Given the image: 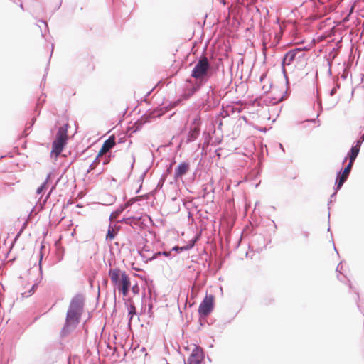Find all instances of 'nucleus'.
I'll use <instances>...</instances> for the list:
<instances>
[{
	"label": "nucleus",
	"instance_id": "nucleus-44",
	"mask_svg": "<svg viewBox=\"0 0 364 364\" xmlns=\"http://www.w3.org/2000/svg\"><path fill=\"white\" fill-rule=\"evenodd\" d=\"M36 118H37L36 117H34L32 118L31 122L29 123V125L28 127H26L27 129H32V127H33V125L36 121Z\"/></svg>",
	"mask_w": 364,
	"mask_h": 364
},
{
	"label": "nucleus",
	"instance_id": "nucleus-16",
	"mask_svg": "<svg viewBox=\"0 0 364 364\" xmlns=\"http://www.w3.org/2000/svg\"><path fill=\"white\" fill-rule=\"evenodd\" d=\"M124 304L128 311L127 316L129 318V323H130L133 319V317L137 314L136 308L132 299H128L125 301Z\"/></svg>",
	"mask_w": 364,
	"mask_h": 364
},
{
	"label": "nucleus",
	"instance_id": "nucleus-13",
	"mask_svg": "<svg viewBox=\"0 0 364 364\" xmlns=\"http://www.w3.org/2000/svg\"><path fill=\"white\" fill-rule=\"evenodd\" d=\"M190 169V162L188 161H184L178 164V165L176 167L174 173H173V179L177 181L178 179L182 178L185 176L188 170Z\"/></svg>",
	"mask_w": 364,
	"mask_h": 364
},
{
	"label": "nucleus",
	"instance_id": "nucleus-56",
	"mask_svg": "<svg viewBox=\"0 0 364 364\" xmlns=\"http://www.w3.org/2000/svg\"><path fill=\"white\" fill-rule=\"evenodd\" d=\"M101 155H99V154L97 155V156L95 157V160L92 161V163H94V164L95 165L97 163H100V160H99V157Z\"/></svg>",
	"mask_w": 364,
	"mask_h": 364
},
{
	"label": "nucleus",
	"instance_id": "nucleus-46",
	"mask_svg": "<svg viewBox=\"0 0 364 364\" xmlns=\"http://www.w3.org/2000/svg\"><path fill=\"white\" fill-rule=\"evenodd\" d=\"M342 268H343L342 262H341L338 264V266H337V267H336V272H338L339 274H342V273H341V269H342Z\"/></svg>",
	"mask_w": 364,
	"mask_h": 364
},
{
	"label": "nucleus",
	"instance_id": "nucleus-39",
	"mask_svg": "<svg viewBox=\"0 0 364 364\" xmlns=\"http://www.w3.org/2000/svg\"><path fill=\"white\" fill-rule=\"evenodd\" d=\"M127 139V136L124 134H123V135L122 136H119L118 139H117V141H116V144H124L126 142Z\"/></svg>",
	"mask_w": 364,
	"mask_h": 364
},
{
	"label": "nucleus",
	"instance_id": "nucleus-40",
	"mask_svg": "<svg viewBox=\"0 0 364 364\" xmlns=\"http://www.w3.org/2000/svg\"><path fill=\"white\" fill-rule=\"evenodd\" d=\"M114 156V155L112 154V153L109 154L104 159L103 165L108 164L110 161L111 159L113 158Z\"/></svg>",
	"mask_w": 364,
	"mask_h": 364
},
{
	"label": "nucleus",
	"instance_id": "nucleus-10",
	"mask_svg": "<svg viewBox=\"0 0 364 364\" xmlns=\"http://www.w3.org/2000/svg\"><path fill=\"white\" fill-rule=\"evenodd\" d=\"M67 144L68 139H61L60 136H55V139L52 142L50 156L58 157L62 153Z\"/></svg>",
	"mask_w": 364,
	"mask_h": 364
},
{
	"label": "nucleus",
	"instance_id": "nucleus-12",
	"mask_svg": "<svg viewBox=\"0 0 364 364\" xmlns=\"http://www.w3.org/2000/svg\"><path fill=\"white\" fill-rule=\"evenodd\" d=\"M362 143H363V141H360V140H356L354 142V144L352 145L350 150L348 151L346 156L344 158L343 163H342L343 165L347 161L348 159H349V161L354 163V161H355V159H357V157L360 153V146H361Z\"/></svg>",
	"mask_w": 364,
	"mask_h": 364
},
{
	"label": "nucleus",
	"instance_id": "nucleus-21",
	"mask_svg": "<svg viewBox=\"0 0 364 364\" xmlns=\"http://www.w3.org/2000/svg\"><path fill=\"white\" fill-rule=\"evenodd\" d=\"M160 256H164L169 259H172L173 256L171 253V251H158L154 252L152 256L148 259H146V262L152 261L158 259Z\"/></svg>",
	"mask_w": 364,
	"mask_h": 364
},
{
	"label": "nucleus",
	"instance_id": "nucleus-49",
	"mask_svg": "<svg viewBox=\"0 0 364 364\" xmlns=\"http://www.w3.org/2000/svg\"><path fill=\"white\" fill-rule=\"evenodd\" d=\"M132 162L131 166H130L131 171L133 170L134 166V164H135V161H136L135 156H134V154H132Z\"/></svg>",
	"mask_w": 364,
	"mask_h": 364
},
{
	"label": "nucleus",
	"instance_id": "nucleus-2",
	"mask_svg": "<svg viewBox=\"0 0 364 364\" xmlns=\"http://www.w3.org/2000/svg\"><path fill=\"white\" fill-rule=\"evenodd\" d=\"M85 305V296L82 293L76 294L70 301L66 312L65 320L60 330V337L64 338L73 331L79 325Z\"/></svg>",
	"mask_w": 364,
	"mask_h": 364
},
{
	"label": "nucleus",
	"instance_id": "nucleus-61",
	"mask_svg": "<svg viewBox=\"0 0 364 364\" xmlns=\"http://www.w3.org/2000/svg\"><path fill=\"white\" fill-rule=\"evenodd\" d=\"M142 188V185L141 183L139 185V188L136 190L135 191V194H138L139 193H140L141 190Z\"/></svg>",
	"mask_w": 364,
	"mask_h": 364
},
{
	"label": "nucleus",
	"instance_id": "nucleus-58",
	"mask_svg": "<svg viewBox=\"0 0 364 364\" xmlns=\"http://www.w3.org/2000/svg\"><path fill=\"white\" fill-rule=\"evenodd\" d=\"M215 321V319L210 318L209 320H208V326L213 325Z\"/></svg>",
	"mask_w": 364,
	"mask_h": 364
},
{
	"label": "nucleus",
	"instance_id": "nucleus-28",
	"mask_svg": "<svg viewBox=\"0 0 364 364\" xmlns=\"http://www.w3.org/2000/svg\"><path fill=\"white\" fill-rule=\"evenodd\" d=\"M38 287V282H35L32 285L31 289L28 291V292H25V293L23 294V296L28 297V296L33 295L34 294V292L36 291V290Z\"/></svg>",
	"mask_w": 364,
	"mask_h": 364
},
{
	"label": "nucleus",
	"instance_id": "nucleus-32",
	"mask_svg": "<svg viewBox=\"0 0 364 364\" xmlns=\"http://www.w3.org/2000/svg\"><path fill=\"white\" fill-rule=\"evenodd\" d=\"M336 195H337V191H334V192L330 196V200L328 201V206H329L330 203H331L333 201V200H336ZM328 222H329L330 221V215H331L330 207H328Z\"/></svg>",
	"mask_w": 364,
	"mask_h": 364
},
{
	"label": "nucleus",
	"instance_id": "nucleus-54",
	"mask_svg": "<svg viewBox=\"0 0 364 364\" xmlns=\"http://www.w3.org/2000/svg\"><path fill=\"white\" fill-rule=\"evenodd\" d=\"M301 235L305 237V238H308L309 236V232L306 231V230H302L301 231Z\"/></svg>",
	"mask_w": 364,
	"mask_h": 364
},
{
	"label": "nucleus",
	"instance_id": "nucleus-22",
	"mask_svg": "<svg viewBox=\"0 0 364 364\" xmlns=\"http://www.w3.org/2000/svg\"><path fill=\"white\" fill-rule=\"evenodd\" d=\"M130 207V204L124 203L119 205V207L114 211L112 212L109 219L112 218H116L117 216H119L120 214H122L125 209Z\"/></svg>",
	"mask_w": 364,
	"mask_h": 364
},
{
	"label": "nucleus",
	"instance_id": "nucleus-48",
	"mask_svg": "<svg viewBox=\"0 0 364 364\" xmlns=\"http://www.w3.org/2000/svg\"><path fill=\"white\" fill-rule=\"evenodd\" d=\"M28 130H29V129H27V127H26V129L21 133V138H26L28 135Z\"/></svg>",
	"mask_w": 364,
	"mask_h": 364
},
{
	"label": "nucleus",
	"instance_id": "nucleus-23",
	"mask_svg": "<svg viewBox=\"0 0 364 364\" xmlns=\"http://www.w3.org/2000/svg\"><path fill=\"white\" fill-rule=\"evenodd\" d=\"M69 127L70 126L68 123L65 124L63 127H59L55 136L59 137L60 134V138L68 139V129Z\"/></svg>",
	"mask_w": 364,
	"mask_h": 364
},
{
	"label": "nucleus",
	"instance_id": "nucleus-17",
	"mask_svg": "<svg viewBox=\"0 0 364 364\" xmlns=\"http://www.w3.org/2000/svg\"><path fill=\"white\" fill-rule=\"evenodd\" d=\"M176 163V161L175 159H173L170 164L166 166V169L164 171V173H162L160 179H159V181L158 183V185L157 186L158 187H160V188H162L164 182L166 181V178L168 175L171 174L172 171H173V164Z\"/></svg>",
	"mask_w": 364,
	"mask_h": 364
},
{
	"label": "nucleus",
	"instance_id": "nucleus-31",
	"mask_svg": "<svg viewBox=\"0 0 364 364\" xmlns=\"http://www.w3.org/2000/svg\"><path fill=\"white\" fill-rule=\"evenodd\" d=\"M208 316H199L198 323L200 327L198 329H200L201 327L204 326L206 323L208 324Z\"/></svg>",
	"mask_w": 364,
	"mask_h": 364
},
{
	"label": "nucleus",
	"instance_id": "nucleus-62",
	"mask_svg": "<svg viewBox=\"0 0 364 364\" xmlns=\"http://www.w3.org/2000/svg\"><path fill=\"white\" fill-rule=\"evenodd\" d=\"M152 308H153V304H149V314H152V311H151Z\"/></svg>",
	"mask_w": 364,
	"mask_h": 364
},
{
	"label": "nucleus",
	"instance_id": "nucleus-1",
	"mask_svg": "<svg viewBox=\"0 0 364 364\" xmlns=\"http://www.w3.org/2000/svg\"><path fill=\"white\" fill-rule=\"evenodd\" d=\"M220 67V62L211 63L203 52L196 60V63L191 72V77L186 80L184 87L180 97L174 101H170L168 105H160L159 108L164 112V114L169 110L182 104L183 101L187 100L196 94L215 74Z\"/></svg>",
	"mask_w": 364,
	"mask_h": 364
},
{
	"label": "nucleus",
	"instance_id": "nucleus-45",
	"mask_svg": "<svg viewBox=\"0 0 364 364\" xmlns=\"http://www.w3.org/2000/svg\"><path fill=\"white\" fill-rule=\"evenodd\" d=\"M281 65H282V74L284 75V77H286V76H288L287 75V70L285 69V66H287V65L286 64H282L281 63Z\"/></svg>",
	"mask_w": 364,
	"mask_h": 364
},
{
	"label": "nucleus",
	"instance_id": "nucleus-5",
	"mask_svg": "<svg viewBox=\"0 0 364 364\" xmlns=\"http://www.w3.org/2000/svg\"><path fill=\"white\" fill-rule=\"evenodd\" d=\"M221 102V94L220 92H213L209 94L207 92L205 98L202 102V107L205 111H210L218 107Z\"/></svg>",
	"mask_w": 364,
	"mask_h": 364
},
{
	"label": "nucleus",
	"instance_id": "nucleus-43",
	"mask_svg": "<svg viewBox=\"0 0 364 364\" xmlns=\"http://www.w3.org/2000/svg\"><path fill=\"white\" fill-rule=\"evenodd\" d=\"M153 91V89H151L150 91L147 92L146 94L142 98V101L143 102H145L146 103H149V102L147 101V98L149 97V96L151 95V92Z\"/></svg>",
	"mask_w": 364,
	"mask_h": 364
},
{
	"label": "nucleus",
	"instance_id": "nucleus-35",
	"mask_svg": "<svg viewBox=\"0 0 364 364\" xmlns=\"http://www.w3.org/2000/svg\"><path fill=\"white\" fill-rule=\"evenodd\" d=\"M48 188V186L46 185V182H43V183L37 188L36 194L43 193Z\"/></svg>",
	"mask_w": 364,
	"mask_h": 364
},
{
	"label": "nucleus",
	"instance_id": "nucleus-60",
	"mask_svg": "<svg viewBox=\"0 0 364 364\" xmlns=\"http://www.w3.org/2000/svg\"><path fill=\"white\" fill-rule=\"evenodd\" d=\"M5 156H8L9 158H13L14 157V155L11 152H9L5 156H1V158H4Z\"/></svg>",
	"mask_w": 364,
	"mask_h": 364
},
{
	"label": "nucleus",
	"instance_id": "nucleus-30",
	"mask_svg": "<svg viewBox=\"0 0 364 364\" xmlns=\"http://www.w3.org/2000/svg\"><path fill=\"white\" fill-rule=\"evenodd\" d=\"M46 95L45 93H42L37 100V107L40 106V108H42L46 101Z\"/></svg>",
	"mask_w": 364,
	"mask_h": 364
},
{
	"label": "nucleus",
	"instance_id": "nucleus-55",
	"mask_svg": "<svg viewBox=\"0 0 364 364\" xmlns=\"http://www.w3.org/2000/svg\"><path fill=\"white\" fill-rule=\"evenodd\" d=\"M55 185L53 186L50 190V191L48 192V193L47 194V196H46V199L51 195L53 191L55 188Z\"/></svg>",
	"mask_w": 364,
	"mask_h": 364
},
{
	"label": "nucleus",
	"instance_id": "nucleus-50",
	"mask_svg": "<svg viewBox=\"0 0 364 364\" xmlns=\"http://www.w3.org/2000/svg\"><path fill=\"white\" fill-rule=\"evenodd\" d=\"M41 108H40V106L37 107V104L36 105V107H35V112H36V117H38L39 115H40V113H41Z\"/></svg>",
	"mask_w": 364,
	"mask_h": 364
},
{
	"label": "nucleus",
	"instance_id": "nucleus-33",
	"mask_svg": "<svg viewBox=\"0 0 364 364\" xmlns=\"http://www.w3.org/2000/svg\"><path fill=\"white\" fill-rule=\"evenodd\" d=\"M196 242V239L193 238V239L190 240L186 245H183L185 247L186 251L191 250L195 246Z\"/></svg>",
	"mask_w": 364,
	"mask_h": 364
},
{
	"label": "nucleus",
	"instance_id": "nucleus-59",
	"mask_svg": "<svg viewBox=\"0 0 364 364\" xmlns=\"http://www.w3.org/2000/svg\"><path fill=\"white\" fill-rule=\"evenodd\" d=\"M221 141H222V140H221V139H220L219 138H216V139H215L214 142H213V144H214V145L219 144H220V143H221Z\"/></svg>",
	"mask_w": 364,
	"mask_h": 364
},
{
	"label": "nucleus",
	"instance_id": "nucleus-3",
	"mask_svg": "<svg viewBox=\"0 0 364 364\" xmlns=\"http://www.w3.org/2000/svg\"><path fill=\"white\" fill-rule=\"evenodd\" d=\"M63 347L60 341H54L47 343L43 349V358L48 363H54L57 362L59 357L63 354Z\"/></svg>",
	"mask_w": 364,
	"mask_h": 364
},
{
	"label": "nucleus",
	"instance_id": "nucleus-6",
	"mask_svg": "<svg viewBox=\"0 0 364 364\" xmlns=\"http://www.w3.org/2000/svg\"><path fill=\"white\" fill-rule=\"evenodd\" d=\"M201 124V118L199 115H198L191 122L188 132L187 134L186 140V144L193 142L197 139L200 133Z\"/></svg>",
	"mask_w": 364,
	"mask_h": 364
},
{
	"label": "nucleus",
	"instance_id": "nucleus-57",
	"mask_svg": "<svg viewBox=\"0 0 364 364\" xmlns=\"http://www.w3.org/2000/svg\"><path fill=\"white\" fill-rule=\"evenodd\" d=\"M337 92V90H336V89H334L333 87L330 90L329 92V95L331 96H333Z\"/></svg>",
	"mask_w": 364,
	"mask_h": 364
},
{
	"label": "nucleus",
	"instance_id": "nucleus-20",
	"mask_svg": "<svg viewBox=\"0 0 364 364\" xmlns=\"http://www.w3.org/2000/svg\"><path fill=\"white\" fill-rule=\"evenodd\" d=\"M144 124H146V123L142 120V118L140 117L132 126H129L128 129L132 133H136L141 129Z\"/></svg>",
	"mask_w": 364,
	"mask_h": 364
},
{
	"label": "nucleus",
	"instance_id": "nucleus-25",
	"mask_svg": "<svg viewBox=\"0 0 364 364\" xmlns=\"http://www.w3.org/2000/svg\"><path fill=\"white\" fill-rule=\"evenodd\" d=\"M136 220L137 218L134 216L123 217L122 219L118 220V222L133 226L135 223H133L132 221H136Z\"/></svg>",
	"mask_w": 364,
	"mask_h": 364
},
{
	"label": "nucleus",
	"instance_id": "nucleus-52",
	"mask_svg": "<svg viewBox=\"0 0 364 364\" xmlns=\"http://www.w3.org/2000/svg\"><path fill=\"white\" fill-rule=\"evenodd\" d=\"M328 65L329 67L328 70V75L329 76H331L332 75L331 62L330 60H328Z\"/></svg>",
	"mask_w": 364,
	"mask_h": 364
},
{
	"label": "nucleus",
	"instance_id": "nucleus-38",
	"mask_svg": "<svg viewBox=\"0 0 364 364\" xmlns=\"http://www.w3.org/2000/svg\"><path fill=\"white\" fill-rule=\"evenodd\" d=\"M131 290L132 291V293L134 294V295H136V294H139V292H140V288H139V286L138 285L137 282H136L134 285H131Z\"/></svg>",
	"mask_w": 364,
	"mask_h": 364
},
{
	"label": "nucleus",
	"instance_id": "nucleus-7",
	"mask_svg": "<svg viewBox=\"0 0 364 364\" xmlns=\"http://www.w3.org/2000/svg\"><path fill=\"white\" fill-rule=\"evenodd\" d=\"M214 295H206L198 306V312L199 316H208L210 314L214 309Z\"/></svg>",
	"mask_w": 364,
	"mask_h": 364
},
{
	"label": "nucleus",
	"instance_id": "nucleus-47",
	"mask_svg": "<svg viewBox=\"0 0 364 364\" xmlns=\"http://www.w3.org/2000/svg\"><path fill=\"white\" fill-rule=\"evenodd\" d=\"M137 200H138L137 197H134V198H130L128 202H127L126 203L130 204V206H131L132 204L135 203Z\"/></svg>",
	"mask_w": 364,
	"mask_h": 364
},
{
	"label": "nucleus",
	"instance_id": "nucleus-37",
	"mask_svg": "<svg viewBox=\"0 0 364 364\" xmlns=\"http://www.w3.org/2000/svg\"><path fill=\"white\" fill-rule=\"evenodd\" d=\"M26 227H27V222H24L22 224V225H21L20 230H18V232L16 233V235L15 236V238H14L15 240H17L22 235L23 232L26 228Z\"/></svg>",
	"mask_w": 364,
	"mask_h": 364
},
{
	"label": "nucleus",
	"instance_id": "nucleus-11",
	"mask_svg": "<svg viewBox=\"0 0 364 364\" xmlns=\"http://www.w3.org/2000/svg\"><path fill=\"white\" fill-rule=\"evenodd\" d=\"M163 115H164V112L157 107L154 109H149L141 117L147 124L151 122L156 118H160Z\"/></svg>",
	"mask_w": 364,
	"mask_h": 364
},
{
	"label": "nucleus",
	"instance_id": "nucleus-29",
	"mask_svg": "<svg viewBox=\"0 0 364 364\" xmlns=\"http://www.w3.org/2000/svg\"><path fill=\"white\" fill-rule=\"evenodd\" d=\"M282 97H281L280 99H277L275 97H267L264 100V102L265 103L266 105H275L278 102H279L282 100Z\"/></svg>",
	"mask_w": 364,
	"mask_h": 364
},
{
	"label": "nucleus",
	"instance_id": "nucleus-24",
	"mask_svg": "<svg viewBox=\"0 0 364 364\" xmlns=\"http://www.w3.org/2000/svg\"><path fill=\"white\" fill-rule=\"evenodd\" d=\"M116 235H117V233H116L114 228L111 225H109L108 227L107 233H106V237H105L106 240L111 241V240H114L116 237Z\"/></svg>",
	"mask_w": 364,
	"mask_h": 364
},
{
	"label": "nucleus",
	"instance_id": "nucleus-4",
	"mask_svg": "<svg viewBox=\"0 0 364 364\" xmlns=\"http://www.w3.org/2000/svg\"><path fill=\"white\" fill-rule=\"evenodd\" d=\"M306 47H297L287 51L282 59V64L290 65L294 60L301 61L305 56Z\"/></svg>",
	"mask_w": 364,
	"mask_h": 364
},
{
	"label": "nucleus",
	"instance_id": "nucleus-19",
	"mask_svg": "<svg viewBox=\"0 0 364 364\" xmlns=\"http://www.w3.org/2000/svg\"><path fill=\"white\" fill-rule=\"evenodd\" d=\"M122 283V285L115 288L114 289L117 290L119 293L122 294L124 296H127L131 287V280H127L126 277H124Z\"/></svg>",
	"mask_w": 364,
	"mask_h": 364
},
{
	"label": "nucleus",
	"instance_id": "nucleus-9",
	"mask_svg": "<svg viewBox=\"0 0 364 364\" xmlns=\"http://www.w3.org/2000/svg\"><path fill=\"white\" fill-rule=\"evenodd\" d=\"M205 359V351L203 348L198 345H194L188 359H184V364H201Z\"/></svg>",
	"mask_w": 364,
	"mask_h": 364
},
{
	"label": "nucleus",
	"instance_id": "nucleus-34",
	"mask_svg": "<svg viewBox=\"0 0 364 364\" xmlns=\"http://www.w3.org/2000/svg\"><path fill=\"white\" fill-rule=\"evenodd\" d=\"M170 251H171V252L172 251H174L176 253L179 254V253H181V252H184V251H186V250L184 246L175 245V246H173L171 248V250Z\"/></svg>",
	"mask_w": 364,
	"mask_h": 364
},
{
	"label": "nucleus",
	"instance_id": "nucleus-41",
	"mask_svg": "<svg viewBox=\"0 0 364 364\" xmlns=\"http://www.w3.org/2000/svg\"><path fill=\"white\" fill-rule=\"evenodd\" d=\"M53 176V173L50 171V173H48L46 178L45 179V181L43 182H46V185L48 186V183L50 182L51 178Z\"/></svg>",
	"mask_w": 364,
	"mask_h": 364
},
{
	"label": "nucleus",
	"instance_id": "nucleus-64",
	"mask_svg": "<svg viewBox=\"0 0 364 364\" xmlns=\"http://www.w3.org/2000/svg\"><path fill=\"white\" fill-rule=\"evenodd\" d=\"M267 75L266 74H262L261 76H260V81L262 82L263 80L266 77Z\"/></svg>",
	"mask_w": 364,
	"mask_h": 364
},
{
	"label": "nucleus",
	"instance_id": "nucleus-63",
	"mask_svg": "<svg viewBox=\"0 0 364 364\" xmlns=\"http://www.w3.org/2000/svg\"><path fill=\"white\" fill-rule=\"evenodd\" d=\"M333 88L336 89V90L338 91V90L340 88V84L336 83L334 87H333Z\"/></svg>",
	"mask_w": 364,
	"mask_h": 364
},
{
	"label": "nucleus",
	"instance_id": "nucleus-42",
	"mask_svg": "<svg viewBox=\"0 0 364 364\" xmlns=\"http://www.w3.org/2000/svg\"><path fill=\"white\" fill-rule=\"evenodd\" d=\"M43 255L42 254H41L40 260H39V271H40V274H41V277L43 276V270H42V259H43Z\"/></svg>",
	"mask_w": 364,
	"mask_h": 364
},
{
	"label": "nucleus",
	"instance_id": "nucleus-8",
	"mask_svg": "<svg viewBox=\"0 0 364 364\" xmlns=\"http://www.w3.org/2000/svg\"><path fill=\"white\" fill-rule=\"evenodd\" d=\"M108 275L111 279L114 289L122 285V280L126 277L127 280H131L129 275L125 271L121 270L119 268H110L108 271Z\"/></svg>",
	"mask_w": 364,
	"mask_h": 364
},
{
	"label": "nucleus",
	"instance_id": "nucleus-18",
	"mask_svg": "<svg viewBox=\"0 0 364 364\" xmlns=\"http://www.w3.org/2000/svg\"><path fill=\"white\" fill-rule=\"evenodd\" d=\"M255 242H257L258 243H260V242L263 243V246L257 247L255 249V251H257V252H259L260 251H262L264 249L266 248L267 244L269 242H270L271 240H269L268 242H267L265 237L263 235H256L255 237V238L253 239L252 244L250 245V247L252 248V250H253V248L255 247V245H254Z\"/></svg>",
	"mask_w": 364,
	"mask_h": 364
},
{
	"label": "nucleus",
	"instance_id": "nucleus-27",
	"mask_svg": "<svg viewBox=\"0 0 364 364\" xmlns=\"http://www.w3.org/2000/svg\"><path fill=\"white\" fill-rule=\"evenodd\" d=\"M353 166V162L349 161L345 166H342L340 170L342 172H343L344 173L349 176L352 171Z\"/></svg>",
	"mask_w": 364,
	"mask_h": 364
},
{
	"label": "nucleus",
	"instance_id": "nucleus-14",
	"mask_svg": "<svg viewBox=\"0 0 364 364\" xmlns=\"http://www.w3.org/2000/svg\"><path fill=\"white\" fill-rule=\"evenodd\" d=\"M349 176L342 172L341 170L336 172L335 184L333 189L336 191H338L341 189L345 182L348 180Z\"/></svg>",
	"mask_w": 364,
	"mask_h": 364
},
{
	"label": "nucleus",
	"instance_id": "nucleus-15",
	"mask_svg": "<svg viewBox=\"0 0 364 364\" xmlns=\"http://www.w3.org/2000/svg\"><path fill=\"white\" fill-rule=\"evenodd\" d=\"M116 144V138L114 135H111L102 144L100 151L99 155H102L104 153L109 151Z\"/></svg>",
	"mask_w": 364,
	"mask_h": 364
},
{
	"label": "nucleus",
	"instance_id": "nucleus-36",
	"mask_svg": "<svg viewBox=\"0 0 364 364\" xmlns=\"http://www.w3.org/2000/svg\"><path fill=\"white\" fill-rule=\"evenodd\" d=\"M151 166V164L148 168H146L144 170V171L141 173V175L139 176V178L138 179V182H139V183H140V184H141H141L143 183L144 181V178H145V177H146V176L147 173L149 172V169H150Z\"/></svg>",
	"mask_w": 364,
	"mask_h": 364
},
{
	"label": "nucleus",
	"instance_id": "nucleus-51",
	"mask_svg": "<svg viewBox=\"0 0 364 364\" xmlns=\"http://www.w3.org/2000/svg\"><path fill=\"white\" fill-rule=\"evenodd\" d=\"M208 92H209V94H211V93H213V92H220V91H216L215 90V87H213L212 85L209 86Z\"/></svg>",
	"mask_w": 364,
	"mask_h": 364
},
{
	"label": "nucleus",
	"instance_id": "nucleus-26",
	"mask_svg": "<svg viewBox=\"0 0 364 364\" xmlns=\"http://www.w3.org/2000/svg\"><path fill=\"white\" fill-rule=\"evenodd\" d=\"M147 291L149 294V299L151 300L154 297V299L156 300V294L155 291L154 287L152 284H149L147 287Z\"/></svg>",
	"mask_w": 364,
	"mask_h": 364
},
{
	"label": "nucleus",
	"instance_id": "nucleus-53",
	"mask_svg": "<svg viewBox=\"0 0 364 364\" xmlns=\"http://www.w3.org/2000/svg\"><path fill=\"white\" fill-rule=\"evenodd\" d=\"M39 21L44 23V25H45V31L48 32L49 31L48 26L46 23V22L44 20H43V19H40Z\"/></svg>",
	"mask_w": 364,
	"mask_h": 364
}]
</instances>
